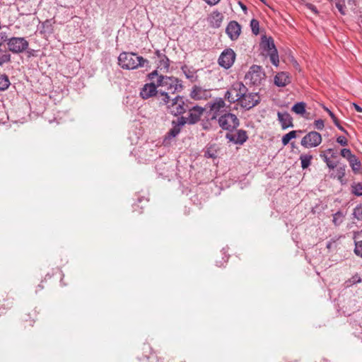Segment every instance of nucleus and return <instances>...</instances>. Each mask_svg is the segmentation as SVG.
I'll return each mask as SVG.
<instances>
[{
    "instance_id": "32",
    "label": "nucleus",
    "mask_w": 362,
    "mask_h": 362,
    "mask_svg": "<svg viewBox=\"0 0 362 362\" xmlns=\"http://www.w3.org/2000/svg\"><path fill=\"white\" fill-rule=\"evenodd\" d=\"M250 27L252 29V32L255 35H258L259 33V21L255 18L252 19L250 21Z\"/></svg>"
},
{
    "instance_id": "38",
    "label": "nucleus",
    "mask_w": 362,
    "mask_h": 362,
    "mask_svg": "<svg viewBox=\"0 0 362 362\" xmlns=\"http://www.w3.org/2000/svg\"><path fill=\"white\" fill-rule=\"evenodd\" d=\"M186 69H187V67H186V66H185V67H182V71H184V73H185V76H186L187 78L190 79L192 81H194V77H195V76H194V73H193V72H192V71H190L189 70L186 71V70H185Z\"/></svg>"
},
{
    "instance_id": "18",
    "label": "nucleus",
    "mask_w": 362,
    "mask_h": 362,
    "mask_svg": "<svg viewBox=\"0 0 362 362\" xmlns=\"http://www.w3.org/2000/svg\"><path fill=\"white\" fill-rule=\"evenodd\" d=\"M226 138L236 144H243L247 139V132L239 129L235 134H226Z\"/></svg>"
},
{
    "instance_id": "48",
    "label": "nucleus",
    "mask_w": 362,
    "mask_h": 362,
    "mask_svg": "<svg viewBox=\"0 0 362 362\" xmlns=\"http://www.w3.org/2000/svg\"><path fill=\"white\" fill-rule=\"evenodd\" d=\"M325 151V153H326V154H328V153H330V154H331V153L334 151V150H333L332 148H328V149H327V150H326V151Z\"/></svg>"
},
{
    "instance_id": "10",
    "label": "nucleus",
    "mask_w": 362,
    "mask_h": 362,
    "mask_svg": "<svg viewBox=\"0 0 362 362\" xmlns=\"http://www.w3.org/2000/svg\"><path fill=\"white\" fill-rule=\"evenodd\" d=\"M185 125L184 117H180L177 120H173L172 122V128L168 131V132L165 136L163 139V143L165 144H170L171 140L175 139L180 133L182 128Z\"/></svg>"
},
{
    "instance_id": "17",
    "label": "nucleus",
    "mask_w": 362,
    "mask_h": 362,
    "mask_svg": "<svg viewBox=\"0 0 362 362\" xmlns=\"http://www.w3.org/2000/svg\"><path fill=\"white\" fill-rule=\"evenodd\" d=\"M226 33L231 40H235L240 35L241 26L237 21H232L228 24Z\"/></svg>"
},
{
    "instance_id": "20",
    "label": "nucleus",
    "mask_w": 362,
    "mask_h": 362,
    "mask_svg": "<svg viewBox=\"0 0 362 362\" xmlns=\"http://www.w3.org/2000/svg\"><path fill=\"white\" fill-rule=\"evenodd\" d=\"M290 83L291 78L286 72L278 73L274 77V84L279 87H284Z\"/></svg>"
},
{
    "instance_id": "15",
    "label": "nucleus",
    "mask_w": 362,
    "mask_h": 362,
    "mask_svg": "<svg viewBox=\"0 0 362 362\" xmlns=\"http://www.w3.org/2000/svg\"><path fill=\"white\" fill-rule=\"evenodd\" d=\"M191 98L195 100H206L211 97L209 90L203 88L199 86H194L189 94Z\"/></svg>"
},
{
    "instance_id": "4",
    "label": "nucleus",
    "mask_w": 362,
    "mask_h": 362,
    "mask_svg": "<svg viewBox=\"0 0 362 362\" xmlns=\"http://www.w3.org/2000/svg\"><path fill=\"white\" fill-rule=\"evenodd\" d=\"M260 46L265 54L269 57L272 64L278 66L279 63V54L273 39L264 36L262 38Z\"/></svg>"
},
{
    "instance_id": "13",
    "label": "nucleus",
    "mask_w": 362,
    "mask_h": 362,
    "mask_svg": "<svg viewBox=\"0 0 362 362\" xmlns=\"http://www.w3.org/2000/svg\"><path fill=\"white\" fill-rule=\"evenodd\" d=\"M235 56L236 54L232 49H226L222 52V53L219 56L218 60V64L221 67L228 69L230 68L234 64L235 60Z\"/></svg>"
},
{
    "instance_id": "37",
    "label": "nucleus",
    "mask_w": 362,
    "mask_h": 362,
    "mask_svg": "<svg viewBox=\"0 0 362 362\" xmlns=\"http://www.w3.org/2000/svg\"><path fill=\"white\" fill-rule=\"evenodd\" d=\"M337 179L341 182H342V179L343 177H344L345 175V169L344 168H339L337 170Z\"/></svg>"
},
{
    "instance_id": "28",
    "label": "nucleus",
    "mask_w": 362,
    "mask_h": 362,
    "mask_svg": "<svg viewBox=\"0 0 362 362\" xmlns=\"http://www.w3.org/2000/svg\"><path fill=\"white\" fill-rule=\"evenodd\" d=\"M10 85L9 80L6 75H0V90H6Z\"/></svg>"
},
{
    "instance_id": "12",
    "label": "nucleus",
    "mask_w": 362,
    "mask_h": 362,
    "mask_svg": "<svg viewBox=\"0 0 362 362\" xmlns=\"http://www.w3.org/2000/svg\"><path fill=\"white\" fill-rule=\"evenodd\" d=\"M322 142V136L320 133L312 131L304 136L300 141V145L305 148H315Z\"/></svg>"
},
{
    "instance_id": "27",
    "label": "nucleus",
    "mask_w": 362,
    "mask_h": 362,
    "mask_svg": "<svg viewBox=\"0 0 362 362\" xmlns=\"http://www.w3.org/2000/svg\"><path fill=\"white\" fill-rule=\"evenodd\" d=\"M296 137V131H291L288 132V134H285L281 139L282 144L284 146H286L289 141L292 139Z\"/></svg>"
},
{
    "instance_id": "25",
    "label": "nucleus",
    "mask_w": 362,
    "mask_h": 362,
    "mask_svg": "<svg viewBox=\"0 0 362 362\" xmlns=\"http://www.w3.org/2000/svg\"><path fill=\"white\" fill-rule=\"evenodd\" d=\"M306 104L303 102L296 103L291 108V110L297 115H303L305 112Z\"/></svg>"
},
{
    "instance_id": "1",
    "label": "nucleus",
    "mask_w": 362,
    "mask_h": 362,
    "mask_svg": "<svg viewBox=\"0 0 362 362\" xmlns=\"http://www.w3.org/2000/svg\"><path fill=\"white\" fill-rule=\"evenodd\" d=\"M148 78L151 81L156 78V85L165 88L169 93H175L176 92H180L183 89V85L181 80L173 76H167L163 75H158V71L154 70L148 75Z\"/></svg>"
},
{
    "instance_id": "26",
    "label": "nucleus",
    "mask_w": 362,
    "mask_h": 362,
    "mask_svg": "<svg viewBox=\"0 0 362 362\" xmlns=\"http://www.w3.org/2000/svg\"><path fill=\"white\" fill-rule=\"evenodd\" d=\"M352 170L354 172L358 171L361 168V162L358 160L356 156L354 155L352 158L348 160Z\"/></svg>"
},
{
    "instance_id": "6",
    "label": "nucleus",
    "mask_w": 362,
    "mask_h": 362,
    "mask_svg": "<svg viewBox=\"0 0 362 362\" xmlns=\"http://www.w3.org/2000/svg\"><path fill=\"white\" fill-rule=\"evenodd\" d=\"M207 106L209 109V114L211 115V119H216L218 117L227 112V109L229 107V105H227L221 98H215L209 103Z\"/></svg>"
},
{
    "instance_id": "14",
    "label": "nucleus",
    "mask_w": 362,
    "mask_h": 362,
    "mask_svg": "<svg viewBox=\"0 0 362 362\" xmlns=\"http://www.w3.org/2000/svg\"><path fill=\"white\" fill-rule=\"evenodd\" d=\"M187 110H189V114L187 117H184L185 124H194L197 123L199 121L204 112V108L198 105L193 106L192 107H189Z\"/></svg>"
},
{
    "instance_id": "50",
    "label": "nucleus",
    "mask_w": 362,
    "mask_h": 362,
    "mask_svg": "<svg viewBox=\"0 0 362 362\" xmlns=\"http://www.w3.org/2000/svg\"><path fill=\"white\" fill-rule=\"evenodd\" d=\"M241 7L243 10H246V6L245 5L242 4Z\"/></svg>"
},
{
    "instance_id": "21",
    "label": "nucleus",
    "mask_w": 362,
    "mask_h": 362,
    "mask_svg": "<svg viewBox=\"0 0 362 362\" xmlns=\"http://www.w3.org/2000/svg\"><path fill=\"white\" fill-rule=\"evenodd\" d=\"M278 119L281 124L282 129H285L288 127H292L293 126L292 118L291 115L287 112H280L277 113Z\"/></svg>"
},
{
    "instance_id": "34",
    "label": "nucleus",
    "mask_w": 362,
    "mask_h": 362,
    "mask_svg": "<svg viewBox=\"0 0 362 362\" xmlns=\"http://www.w3.org/2000/svg\"><path fill=\"white\" fill-rule=\"evenodd\" d=\"M354 253L356 256L362 257V240L355 241Z\"/></svg>"
},
{
    "instance_id": "16",
    "label": "nucleus",
    "mask_w": 362,
    "mask_h": 362,
    "mask_svg": "<svg viewBox=\"0 0 362 362\" xmlns=\"http://www.w3.org/2000/svg\"><path fill=\"white\" fill-rule=\"evenodd\" d=\"M152 83H146L144 86L140 91V95L143 99H148L157 94L156 79H153Z\"/></svg>"
},
{
    "instance_id": "19",
    "label": "nucleus",
    "mask_w": 362,
    "mask_h": 362,
    "mask_svg": "<svg viewBox=\"0 0 362 362\" xmlns=\"http://www.w3.org/2000/svg\"><path fill=\"white\" fill-rule=\"evenodd\" d=\"M157 58L158 59V68L160 70L168 71L170 67V60L165 54L160 52L159 50H156L155 52Z\"/></svg>"
},
{
    "instance_id": "36",
    "label": "nucleus",
    "mask_w": 362,
    "mask_h": 362,
    "mask_svg": "<svg viewBox=\"0 0 362 362\" xmlns=\"http://www.w3.org/2000/svg\"><path fill=\"white\" fill-rule=\"evenodd\" d=\"M341 156L347 159V160H350L354 154H352L351 151L349 148H343L341 151Z\"/></svg>"
},
{
    "instance_id": "44",
    "label": "nucleus",
    "mask_w": 362,
    "mask_h": 362,
    "mask_svg": "<svg viewBox=\"0 0 362 362\" xmlns=\"http://www.w3.org/2000/svg\"><path fill=\"white\" fill-rule=\"evenodd\" d=\"M339 214H340V213H339V212H338V213L335 214L334 215V217H333V223H334L336 226L339 225V224L341 222V221H339V220L337 218V216L338 215H339Z\"/></svg>"
},
{
    "instance_id": "49",
    "label": "nucleus",
    "mask_w": 362,
    "mask_h": 362,
    "mask_svg": "<svg viewBox=\"0 0 362 362\" xmlns=\"http://www.w3.org/2000/svg\"><path fill=\"white\" fill-rule=\"evenodd\" d=\"M331 158H337V153H336L335 152H334V151H333V152L331 153Z\"/></svg>"
},
{
    "instance_id": "3",
    "label": "nucleus",
    "mask_w": 362,
    "mask_h": 362,
    "mask_svg": "<svg viewBox=\"0 0 362 362\" xmlns=\"http://www.w3.org/2000/svg\"><path fill=\"white\" fill-rule=\"evenodd\" d=\"M118 64L124 69H136L148 66L149 62L134 52H122L118 57Z\"/></svg>"
},
{
    "instance_id": "51",
    "label": "nucleus",
    "mask_w": 362,
    "mask_h": 362,
    "mask_svg": "<svg viewBox=\"0 0 362 362\" xmlns=\"http://www.w3.org/2000/svg\"><path fill=\"white\" fill-rule=\"evenodd\" d=\"M38 287H40V288H42V286H41L40 285H38Z\"/></svg>"
},
{
    "instance_id": "5",
    "label": "nucleus",
    "mask_w": 362,
    "mask_h": 362,
    "mask_svg": "<svg viewBox=\"0 0 362 362\" xmlns=\"http://www.w3.org/2000/svg\"><path fill=\"white\" fill-rule=\"evenodd\" d=\"M247 88L240 81L233 83L228 90L225 93L224 98L230 103L238 102L241 97L247 92Z\"/></svg>"
},
{
    "instance_id": "2",
    "label": "nucleus",
    "mask_w": 362,
    "mask_h": 362,
    "mask_svg": "<svg viewBox=\"0 0 362 362\" xmlns=\"http://www.w3.org/2000/svg\"><path fill=\"white\" fill-rule=\"evenodd\" d=\"M187 102L179 95L170 99L167 93L163 92L160 93V103L165 105L169 112L175 116L180 115L186 112L189 108Z\"/></svg>"
},
{
    "instance_id": "52",
    "label": "nucleus",
    "mask_w": 362,
    "mask_h": 362,
    "mask_svg": "<svg viewBox=\"0 0 362 362\" xmlns=\"http://www.w3.org/2000/svg\"><path fill=\"white\" fill-rule=\"evenodd\" d=\"M262 2H264V0H260Z\"/></svg>"
},
{
    "instance_id": "7",
    "label": "nucleus",
    "mask_w": 362,
    "mask_h": 362,
    "mask_svg": "<svg viewBox=\"0 0 362 362\" xmlns=\"http://www.w3.org/2000/svg\"><path fill=\"white\" fill-rule=\"evenodd\" d=\"M218 122L223 129L232 131L239 126V119L237 116L230 112H225L221 115L218 119Z\"/></svg>"
},
{
    "instance_id": "31",
    "label": "nucleus",
    "mask_w": 362,
    "mask_h": 362,
    "mask_svg": "<svg viewBox=\"0 0 362 362\" xmlns=\"http://www.w3.org/2000/svg\"><path fill=\"white\" fill-rule=\"evenodd\" d=\"M351 192L356 196H362V185L361 183H355L352 185Z\"/></svg>"
},
{
    "instance_id": "22",
    "label": "nucleus",
    "mask_w": 362,
    "mask_h": 362,
    "mask_svg": "<svg viewBox=\"0 0 362 362\" xmlns=\"http://www.w3.org/2000/svg\"><path fill=\"white\" fill-rule=\"evenodd\" d=\"M223 19V14L217 11L212 12L208 18V21L210 25L213 28H218L221 26Z\"/></svg>"
},
{
    "instance_id": "30",
    "label": "nucleus",
    "mask_w": 362,
    "mask_h": 362,
    "mask_svg": "<svg viewBox=\"0 0 362 362\" xmlns=\"http://www.w3.org/2000/svg\"><path fill=\"white\" fill-rule=\"evenodd\" d=\"M204 156L209 158H215L217 156L216 151L214 149L213 146L208 147L204 151Z\"/></svg>"
},
{
    "instance_id": "23",
    "label": "nucleus",
    "mask_w": 362,
    "mask_h": 362,
    "mask_svg": "<svg viewBox=\"0 0 362 362\" xmlns=\"http://www.w3.org/2000/svg\"><path fill=\"white\" fill-rule=\"evenodd\" d=\"M299 159L300 160L301 168L306 169L311 165L313 156L308 153H303L300 156Z\"/></svg>"
},
{
    "instance_id": "47",
    "label": "nucleus",
    "mask_w": 362,
    "mask_h": 362,
    "mask_svg": "<svg viewBox=\"0 0 362 362\" xmlns=\"http://www.w3.org/2000/svg\"><path fill=\"white\" fill-rule=\"evenodd\" d=\"M353 106L354 107L355 110L358 112H362V107L358 105L356 103H353Z\"/></svg>"
},
{
    "instance_id": "11",
    "label": "nucleus",
    "mask_w": 362,
    "mask_h": 362,
    "mask_svg": "<svg viewBox=\"0 0 362 362\" xmlns=\"http://www.w3.org/2000/svg\"><path fill=\"white\" fill-rule=\"evenodd\" d=\"M259 101L260 97L257 93L246 92L238 103L243 108L250 110L256 106Z\"/></svg>"
},
{
    "instance_id": "40",
    "label": "nucleus",
    "mask_w": 362,
    "mask_h": 362,
    "mask_svg": "<svg viewBox=\"0 0 362 362\" xmlns=\"http://www.w3.org/2000/svg\"><path fill=\"white\" fill-rule=\"evenodd\" d=\"M323 109L329 114V115L332 118L333 122H337V120H338V119L337 118V117L335 116L334 112H332L329 108H327L325 106H323Z\"/></svg>"
},
{
    "instance_id": "24",
    "label": "nucleus",
    "mask_w": 362,
    "mask_h": 362,
    "mask_svg": "<svg viewBox=\"0 0 362 362\" xmlns=\"http://www.w3.org/2000/svg\"><path fill=\"white\" fill-rule=\"evenodd\" d=\"M320 156L329 169L333 170L337 167V163L332 160L330 158L328 157V155L325 153V151H322L320 154Z\"/></svg>"
},
{
    "instance_id": "41",
    "label": "nucleus",
    "mask_w": 362,
    "mask_h": 362,
    "mask_svg": "<svg viewBox=\"0 0 362 362\" xmlns=\"http://www.w3.org/2000/svg\"><path fill=\"white\" fill-rule=\"evenodd\" d=\"M324 121L322 119H317L315 121V127L319 130H322L324 128Z\"/></svg>"
},
{
    "instance_id": "35",
    "label": "nucleus",
    "mask_w": 362,
    "mask_h": 362,
    "mask_svg": "<svg viewBox=\"0 0 362 362\" xmlns=\"http://www.w3.org/2000/svg\"><path fill=\"white\" fill-rule=\"evenodd\" d=\"M354 216L358 220H362V204L358 205L354 209L353 213Z\"/></svg>"
},
{
    "instance_id": "9",
    "label": "nucleus",
    "mask_w": 362,
    "mask_h": 362,
    "mask_svg": "<svg viewBox=\"0 0 362 362\" xmlns=\"http://www.w3.org/2000/svg\"><path fill=\"white\" fill-rule=\"evenodd\" d=\"M245 79L253 85H259L265 79V74L263 69L258 65H252L245 75Z\"/></svg>"
},
{
    "instance_id": "29",
    "label": "nucleus",
    "mask_w": 362,
    "mask_h": 362,
    "mask_svg": "<svg viewBox=\"0 0 362 362\" xmlns=\"http://www.w3.org/2000/svg\"><path fill=\"white\" fill-rule=\"evenodd\" d=\"M54 21L53 19H47L42 23V28L45 32L51 33L53 30V24Z\"/></svg>"
},
{
    "instance_id": "46",
    "label": "nucleus",
    "mask_w": 362,
    "mask_h": 362,
    "mask_svg": "<svg viewBox=\"0 0 362 362\" xmlns=\"http://www.w3.org/2000/svg\"><path fill=\"white\" fill-rule=\"evenodd\" d=\"M334 123L338 127V129H339L341 131H342L344 132H346V131L344 129V128L340 125L339 120H337V122H335Z\"/></svg>"
},
{
    "instance_id": "45",
    "label": "nucleus",
    "mask_w": 362,
    "mask_h": 362,
    "mask_svg": "<svg viewBox=\"0 0 362 362\" xmlns=\"http://www.w3.org/2000/svg\"><path fill=\"white\" fill-rule=\"evenodd\" d=\"M209 5L214 6L219 2L220 0H204Z\"/></svg>"
},
{
    "instance_id": "33",
    "label": "nucleus",
    "mask_w": 362,
    "mask_h": 362,
    "mask_svg": "<svg viewBox=\"0 0 362 362\" xmlns=\"http://www.w3.org/2000/svg\"><path fill=\"white\" fill-rule=\"evenodd\" d=\"M335 6L341 15H345L346 5L344 0H337L335 3Z\"/></svg>"
},
{
    "instance_id": "8",
    "label": "nucleus",
    "mask_w": 362,
    "mask_h": 362,
    "mask_svg": "<svg viewBox=\"0 0 362 362\" xmlns=\"http://www.w3.org/2000/svg\"><path fill=\"white\" fill-rule=\"evenodd\" d=\"M6 42H7L8 50L14 54L23 52L28 49L29 45L28 42L25 37H7V40Z\"/></svg>"
},
{
    "instance_id": "42",
    "label": "nucleus",
    "mask_w": 362,
    "mask_h": 362,
    "mask_svg": "<svg viewBox=\"0 0 362 362\" xmlns=\"http://www.w3.org/2000/svg\"><path fill=\"white\" fill-rule=\"evenodd\" d=\"M305 6L309 9L313 13H314L315 14H317L318 13L317 11V9L316 8L315 6H314L313 4H305Z\"/></svg>"
},
{
    "instance_id": "39",
    "label": "nucleus",
    "mask_w": 362,
    "mask_h": 362,
    "mask_svg": "<svg viewBox=\"0 0 362 362\" xmlns=\"http://www.w3.org/2000/svg\"><path fill=\"white\" fill-rule=\"evenodd\" d=\"M337 142L344 146L348 145V140L342 136L337 138Z\"/></svg>"
},
{
    "instance_id": "43",
    "label": "nucleus",
    "mask_w": 362,
    "mask_h": 362,
    "mask_svg": "<svg viewBox=\"0 0 362 362\" xmlns=\"http://www.w3.org/2000/svg\"><path fill=\"white\" fill-rule=\"evenodd\" d=\"M336 247V241L335 240H331L329 241L327 244V248L330 250L333 247Z\"/></svg>"
}]
</instances>
